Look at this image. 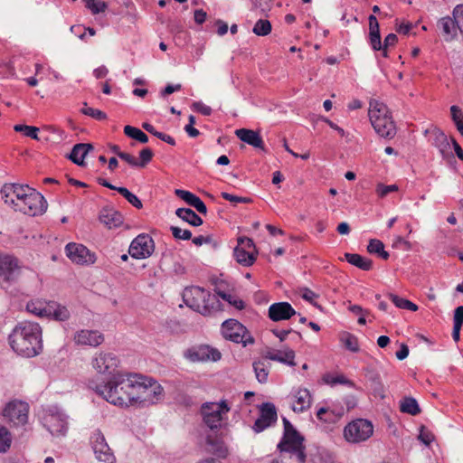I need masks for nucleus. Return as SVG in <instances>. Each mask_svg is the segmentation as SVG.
Returning <instances> with one entry per match:
<instances>
[{"label": "nucleus", "mask_w": 463, "mask_h": 463, "mask_svg": "<svg viewBox=\"0 0 463 463\" xmlns=\"http://www.w3.org/2000/svg\"><path fill=\"white\" fill-rule=\"evenodd\" d=\"M389 298L392 300V302L399 308L408 309L411 311L418 310V306L408 299L400 298L399 296L394 294H390Z\"/></svg>", "instance_id": "obj_44"}, {"label": "nucleus", "mask_w": 463, "mask_h": 463, "mask_svg": "<svg viewBox=\"0 0 463 463\" xmlns=\"http://www.w3.org/2000/svg\"><path fill=\"white\" fill-rule=\"evenodd\" d=\"M117 191L126 198V200L131 203L134 207L137 208V209H141L143 204L141 203V201L138 199V197L132 194L130 191H128L127 188L125 187H118L117 188Z\"/></svg>", "instance_id": "obj_47"}, {"label": "nucleus", "mask_w": 463, "mask_h": 463, "mask_svg": "<svg viewBox=\"0 0 463 463\" xmlns=\"http://www.w3.org/2000/svg\"><path fill=\"white\" fill-rule=\"evenodd\" d=\"M81 112L82 114L91 117L97 120H104L107 118V115L103 111L88 107L86 103L84 104V107L81 109Z\"/></svg>", "instance_id": "obj_50"}, {"label": "nucleus", "mask_w": 463, "mask_h": 463, "mask_svg": "<svg viewBox=\"0 0 463 463\" xmlns=\"http://www.w3.org/2000/svg\"><path fill=\"white\" fill-rule=\"evenodd\" d=\"M345 413V409L343 406H329V417L334 419V421L341 419Z\"/></svg>", "instance_id": "obj_59"}, {"label": "nucleus", "mask_w": 463, "mask_h": 463, "mask_svg": "<svg viewBox=\"0 0 463 463\" xmlns=\"http://www.w3.org/2000/svg\"><path fill=\"white\" fill-rule=\"evenodd\" d=\"M367 250L370 253L378 254L383 260H387L389 258V253L384 250L383 243L376 239H372L369 241Z\"/></svg>", "instance_id": "obj_42"}, {"label": "nucleus", "mask_w": 463, "mask_h": 463, "mask_svg": "<svg viewBox=\"0 0 463 463\" xmlns=\"http://www.w3.org/2000/svg\"><path fill=\"white\" fill-rule=\"evenodd\" d=\"M116 377V384L121 386L120 395L118 396L117 392L109 395V402L119 406L128 407L134 404L135 395L137 392V384L138 380L142 379V374L129 373L126 371L118 372L114 374Z\"/></svg>", "instance_id": "obj_6"}, {"label": "nucleus", "mask_w": 463, "mask_h": 463, "mask_svg": "<svg viewBox=\"0 0 463 463\" xmlns=\"http://www.w3.org/2000/svg\"><path fill=\"white\" fill-rule=\"evenodd\" d=\"M67 257L79 265L93 264L96 260L95 255L82 244L71 242L65 247Z\"/></svg>", "instance_id": "obj_16"}, {"label": "nucleus", "mask_w": 463, "mask_h": 463, "mask_svg": "<svg viewBox=\"0 0 463 463\" xmlns=\"http://www.w3.org/2000/svg\"><path fill=\"white\" fill-rule=\"evenodd\" d=\"M175 194L179 198L184 200L186 203H188L190 206H192L194 203V202L198 199V196L186 190L176 189L175 191Z\"/></svg>", "instance_id": "obj_52"}, {"label": "nucleus", "mask_w": 463, "mask_h": 463, "mask_svg": "<svg viewBox=\"0 0 463 463\" xmlns=\"http://www.w3.org/2000/svg\"><path fill=\"white\" fill-rule=\"evenodd\" d=\"M116 377L115 375L109 378L106 383H96L94 382H90L89 386L90 389L94 390L96 393L104 398L109 402V395L112 392H117L118 396H121L120 392L121 386L116 384Z\"/></svg>", "instance_id": "obj_22"}, {"label": "nucleus", "mask_w": 463, "mask_h": 463, "mask_svg": "<svg viewBox=\"0 0 463 463\" xmlns=\"http://www.w3.org/2000/svg\"><path fill=\"white\" fill-rule=\"evenodd\" d=\"M124 133L128 137H131L142 144H146L148 142V137L137 128L128 125L125 126Z\"/></svg>", "instance_id": "obj_41"}, {"label": "nucleus", "mask_w": 463, "mask_h": 463, "mask_svg": "<svg viewBox=\"0 0 463 463\" xmlns=\"http://www.w3.org/2000/svg\"><path fill=\"white\" fill-rule=\"evenodd\" d=\"M323 381L325 383L330 386H335L336 384H345L350 387H354V383L347 379L344 374L326 373L323 376Z\"/></svg>", "instance_id": "obj_38"}, {"label": "nucleus", "mask_w": 463, "mask_h": 463, "mask_svg": "<svg viewBox=\"0 0 463 463\" xmlns=\"http://www.w3.org/2000/svg\"><path fill=\"white\" fill-rule=\"evenodd\" d=\"M313 463H334L332 456L327 452H319L314 458Z\"/></svg>", "instance_id": "obj_63"}, {"label": "nucleus", "mask_w": 463, "mask_h": 463, "mask_svg": "<svg viewBox=\"0 0 463 463\" xmlns=\"http://www.w3.org/2000/svg\"><path fill=\"white\" fill-rule=\"evenodd\" d=\"M400 409L402 412L410 415H418L420 412L417 401L411 397H405L400 402Z\"/></svg>", "instance_id": "obj_37"}, {"label": "nucleus", "mask_w": 463, "mask_h": 463, "mask_svg": "<svg viewBox=\"0 0 463 463\" xmlns=\"http://www.w3.org/2000/svg\"><path fill=\"white\" fill-rule=\"evenodd\" d=\"M93 149L92 145L86 143H80L72 147L69 158L78 165H83L84 159L88 153Z\"/></svg>", "instance_id": "obj_29"}, {"label": "nucleus", "mask_w": 463, "mask_h": 463, "mask_svg": "<svg viewBox=\"0 0 463 463\" xmlns=\"http://www.w3.org/2000/svg\"><path fill=\"white\" fill-rule=\"evenodd\" d=\"M217 298H221L225 302H227L231 307H234L236 310H242L245 307L244 302L239 298L237 296L231 292L222 291L220 289L216 290Z\"/></svg>", "instance_id": "obj_36"}, {"label": "nucleus", "mask_w": 463, "mask_h": 463, "mask_svg": "<svg viewBox=\"0 0 463 463\" xmlns=\"http://www.w3.org/2000/svg\"><path fill=\"white\" fill-rule=\"evenodd\" d=\"M42 426L53 437L64 438L69 430V416L57 405H47L38 412Z\"/></svg>", "instance_id": "obj_5"}, {"label": "nucleus", "mask_w": 463, "mask_h": 463, "mask_svg": "<svg viewBox=\"0 0 463 463\" xmlns=\"http://www.w3.org/2000/svg\"><path fill=\"white\" fill-rule=\"evenodd\" d=\"M90 442L94 452L95 458L103 463H115L116 457L106 441L103 433L99 430H95L90 438Z\"/></svg>", "instance_id": "obj_13"}, {"label": "nucleus", "mask_w": 463, "mask_h": 463, "mask_svg": "<svg viewBox=\"0 0 463 463\" xmlns=\"http://www.w3.org/2000/svg\"><path fill=\"white\" fill-rule=\"evenodd\" d=\"M73 340L80 345L96 347L104 342V335L99 330L82 329L74 334Z\"/></svg>", "instance_id": "obj_20"}, {"label": "nucleus", "mask_w": 463, "mask_h": 463, "mask_svg": "<svg viewBox=\"0 0 463 463\" xmlns=\"http://www.w3.org/2000/svg\"><path fill=\"white\" fill-rule=\"evenodd\" d=\"M29 406L22 401H12L4 409V416L14 425H24L28 420Z\"/></svg>", "instance_id": "obj_15"}, {"label": "nucleus", "mask_w": 463, "mask_h": 463, "mask_svg": "<svg viewBox=\"0 0 463 463\" xmlns=\"http://www.w3.org/2000/svg\"><path fill=\"white\" fill-rule=\"evenodd\" d=\"M11 433L5 427H0V453L5 452L11 446Z\"/></svg>", "instance_id": "obj_49"}, {"label": "nucleus", "mask_w": 463, "mask_h": 463, "mask_svg": "<svg viewBox=\"0 0 463 463\" xmlns=\"http://www.w3.org/2000/svg\"><path fill=\"white\" fill-rule=\"evenodd\" d=\"M154 248L152 238L147 234H140L132 241L128 252L135 259H146L153 253Z\"/></svg>", "instance_id": "obj_17"}, {"label": "nucleus", "mask_w": 463, "mask_h": 463, "mask_svg": "<svg viewBox=\"0 0 463 463\" xmlns=\"http://www.w3.org/2000/svg\"><path fill=\"white\" fill-rule=\"evenodd\" d=\"M373 434V425L366 419H355L343 430V438L349 444H359L368 440Z\"/></svg>", "instance_id": "obj_10"}, {"label": "nucleus", "mask_w": 463, "mask_h": 463, "mask_svg": "<svg viewBox=\"0 0 463 463\" xmlns=\"http://www.w3.org/2000/svg\"><path fill=\"white\" fill-rule=\"evenodd\" d=\"M235 135L242 142L255 148L264 149V142L259 132L248 128H240L235 131Z\"/></svg>", "instance_id": "obj_27"}, {"label": "nucleus", "mask_w": 463, "mask_h": 463, "mask_svg": "<svg viewBox=\"0 0 463 463\" xmlns=\"http://www.w3.org/2000/svg\"><path fill=\"white\" fill-rule=\"evenodd\" d=\"M222 197L231 203H232L233 204H237V203H249L250 202V199L248 198V197H241V196H237V195H233V194H231L229 193H226V192H222L221 194Z\"/></svg>", "instance_id": "obj_57"}, {"label": "nucleus", "mask_w": 463, "mask_h": 463, "mask_svg": "<svg viewBox=\"0 0 463 463\" xmlns=\"http://www.w3.org/2000/svg\"><path fill=\"white\" fill-rule=\"evenodd\" d=\"M50 305V301H44L42 299H34L31 300L26 305V310L37 317H46L48 313V307Z\"/></svg>", "instance_id": "obj_32"}, {"label": "nucleus", "mask_w": 463, "mask_h": 463, "mask_svg": "<svg viewBox=\"0 0 463 463\" xmlns=\"http://www.w3.org/2000/svg\"><path fill=\"white\" fill-rule=\"evenodd\" d=\"M456 19L449 16L442 17L438 22V28L441 31L446 41H451L457 34Z\"/></svg>", "instance_id": "obj_28"}, {"label": "nucleus", "mask_w": 463, "mask_h": 463, "mask_svg": "<svg viewBox=\"0 0 463 463\" xmlns=\"http://www.w3.org/2000/svg\"><path fill=\"white\" fill-rule=\"evenodd\" d=\"M277 420L276 408L272 403L266 402L260 407V416L255 420L253 430L259 433L271 426Z\"/></svg>", "instance_id": "obj_19"}, {"label": "nucleus", "mask_w": 463, "mask_h": 463, "mask_svg": "<svg viewBox=\"0 0 463 463\" xmlns=\"http://www.w3.org/2000/svg\"><path fill=\"white\" fill-rule=\"evenodd\" d=\"M453 16L458 30L463 34V5H458L454 8Z\"/></svg>", "instance_id": "obj_55"}, {"label": "nucleus", "mask_w": 463, "mask_h": 463, "mask_svg": "<svg viewBox=\"0 0 463 463\" xmlns=\"http://www.w3.org/2000/svg\"><path fill=\"white\" fill-rule=\"evenodd\" d=\"M5 204L15 212L38 216L47 210V202L35 189L18 184H5L1 189Z\"/></svg>", "instance_id": "obj_1"}, {"label": "nucleus", "mask_w": 463, "mask_h": 463, "mask_svg": "<svg viewBox=\"0 0 463 463\" xmlns=\"http://www.w3.org/2000/svg\"><path fill=\"white\" fill-rule=\"evenodd\" d=\"M9 344L19 355L33 357L43 349L42 327L35 322H21L9 335Z\"/></svg>", "instance_id": "obj_2"}, {"label": "nucleus", "mask_w": 463, "mask_h": 463, "mask_svg": "<svg viewBox=\"0 0 463 463\" xmlns=\"http://www.w3.org/2000/svg\"><path fill=\"white\" fill-rule=\"evenodd\" d=\"M164 396L162 386L154 379L142 375L137 384L134 404H155Z\"/></svg>", "instance_id": "obj_9"}, {"label": "nucleus", "mask_w": 463, "mask_h": 463, "mask_svg": "<svg viewBox=\"0 0 463 463\" xmlns=\"http://www.w3.org/2000/svg\"><path fill=\"white\" fill-rule=\"evenodd\" d=\"M231 406L226 400L204 402L201 406V415L204 424L211 430L221 429L228 420Z\"/></svg>", "instance_id": "obj_8"}, {"label": "nucleus", "mask_w": 463, "mask_h": 463, "mask_svg": "<svg viewBox=\"0 0 463 463\" xmlns=\"http://www.w3.org/2000/svg\"><path fill=\"white\" fill-rule=\"evenodd\" d=\"M236 247H244L245 250L253 251L257 254L253 241L247 237L238 238V245Z\"/></svg>", "instance_id": "obj_58"}, {"label": "nucleus", "mask_w": 463, "mask_h": 463, "mask_svg": "<svg viewBox=\"0 0 463 463\" xmlns=\"http://www.w3.org/2000/svg\"><path fill=\"white\" fill-rule=\"evenodd\" d=\"M207 445L208 450L220 458H225L228 455V449L222 441L213 440L208 438Z\"/></svg>", "instance_id": "obj_40"}, {"label": "nucleus", "mask_w": 463, "mask_h": 463, "mask_svg": "<svg viewBox=\"0 0 463 463\" xmlns=\"http://www.w3.org/2000/svg\"><path fill=\"white\" fill-rule=\"evenodd\" d=\"M369 36H370V43L373 50L380 51L383 49V44L381 42L379 24L374 15L369 16Z\"/></svg>", "instance_id": "obj_30"}, {"label": "nucleus", "mask_w": 463, "mask_h": 463, "mask_svg": "<svg viewBox=\"0 0 463 463\" xmlns=\"http://www.w3.org/2000/svg\"><path fill=\"white\" fill-rule=\"evenodd\" d=\"M398 190V186L396 184L384 185L383 184H379L376 187V193L380 197H385L387 194L392 192H396Z\"/></svg>", "instance_id": "obj_56"}, {"label": "nucleus", "mask_w": 463, "mask_h": 463, "mask_svg": "<svg viewBox=\"0 0 463 463\" xmlns=\"http://www.w3.org/2000/svg\"><path fill=\"white\" fill-rule=\"evenodd\" d=\"M99 218L100 222L109 229H116L123 224V216L113 208H103Z\"/></svg>", "instance_id": "obj_26"}, {"label": "nucleus", "mask_w": 463, "mask_h": 463, "mask_svg": "<svg viewBox=\"0 0 463 463\" xmlns=\"http://www.w3.org/2000/svg\"><path fill=\"white\" fill-rule=\"evenodd\" d=\"M311 405V394L307 389H298L291 396V408L295 412L307 411Z\"/></svg>", "instance_id": "obj_24"}, {"label": "nucleus", "mask_w": 463, "mask_h": 463, "mask_svg": "<svg viewBox=\"0 0 463 463\" xmlns=\"http://www.w3.org/2000/svg\"><path fill=\"white\" fill-rule=\"evenodd\" d=\"M253 370L256 375V378L259 383H264L268 380L269 369L264 362L257 361L253 363Z\"/></svg>", "instance_id": "obj_43"}, {"label": "nucleus", "mask_w": 463, "mask_h": 463, "mask_svg": "<svg viewBox=\"0 0 463 463\" xmlns=\"http://www.w3.org/2000/svg\"><path fill=\"white\" fill-rule=\"evenodd\" d=\"M345 260L352 265L363 269L370 270L373 267L371 260L364 258L356 253H345Z\"/></svg>", "instance_id": "obj_34"}, {"label": "nucleus", "mask_w": 463, "mask_h": 463, "mask_svg": "<svg viewBox=\"0 0 463 463\" xmlns=\"http://www.w3.org/2000/svg\"><path fill=\"white\" fill-rule=\"evenodd\" d=\"M152 157H153V151L150 148L146 147V148L142 149L139 152L140 160L139 161L137 160V164H138L137 167L146 166L152 160Z\"/></svg>", "instance_id": "obj_53"}, {"label": "nucleus", "mask_w": 463, "mask_h": 463, "mask_svg": "<svg viewBox=\"0 0 463 463\" xmlns=\"http://www.w3.org/2000/svg\"><path fill=\"white\" fill-rule=\"evenodd\" d=\"M170 230L175 239L186 241L190 240L192 237V232L188 230H184L176 226H172Z\"/></svg>", "instance_id": "obj_54"}, {"label": "nucleus", "mask_w": 463, "mask_h": 463, "mask_svg": "<svg viewBox=\"0 0 463 463\" xmlns=\"http://www.w3.org/2000/svg\"><path fill=\"white\" fill-rule=\"evenodd\" d=\"M222 332L225 339L236 344H241L243 346L252 345L254 338L248 329L235 319H228L222 325Z\"/></svg>", "instance_id": "obj_11"}, {"label": "nucleus", "mask_w": 463, "mask_h": 463, "mask_svg": "<svg viewBox=\"0 0 463 463\" xmlns=\"http://www.w3.org/2000/svg\"><path fill=\"white\" fill-rule=\"evenodd\" d=\"M296 311L288 302H278L269 307V317L273 321H280L290 318Z\"/></svg>", "instance_id": "obj_23"}, {"label": "nucleus", "mask_w": 463, "mask_h": 463, "mask_svg": "<svg viewBox=\"0 0 463 463\" xmlns=\"http://www.w3.org/2000/svg\"><path fill=\"white\" fill-rule=\"evenodd\" d=\"M341 343L345 345L346 349L351 352L356 353L359 351V344L358 339L355 335L348 333L343 332L340 334L339 337Z\"/></svg>", "instance_id": "obj_39"}, {"label": "nucleus", "mask_w": 463, "mask_h": 463, "mask_svg": "<svg viewBox=\"0 0 463 463\" xmlns=\"http://www.w3.org/2000/svg\"><path fill=\"white\" fill-rule=\"evenodd\" d=\"M419 439L425 445H430L433 441L434 436L431 432H430L424 427H421L420 434H419Z\"/></svg>", "instance_id": "obj_61"}, {"label": "nucleus", "mask_w": 463, "mask_h": 463, "mask_svg": "<svg viewBox=\"0 0 463 463\" xmlns=\"http://www.w3.org/2000/svg\"><path fill=\"white\" fill-rule=\"evenodd\" d=\"M300 295L303 299L308 301L309 303H311L314 306H317L315 300L318 298V295L316 294L314 291H312L309 288H305L300 289Z\"/></svg>", "instance_id": "obj_60"}, {"label": "nucleus", "mask_w": 463, "mask_h": 463, "mask_svg": "<svg viewBox=\"0 0 463 463\" xmlns=\"http://www.w3.org/2000/svg\"><path fill=\"white\" fill-rule=\"evenodd\" d=\"M428 133L431 135V144L438 148L443 158L452 156L449 139L443 131L435 128L425 130V134Z\"/></svg>", "instance_id": "obj_21"}, {"label": "nucleus", "mask_w": 463, "mask_h": 463, "mask_svg": "<svg viewBox=\"0 0 463 463\" xmlns=\"http://www.w3.org/2000/svg\"><path fill=\"white\" fill-rule=\"evenodd\" d=\"M175 214L193 226H200L203 223L202 218L189 208H178Z\"/></svg>", "instance_id": "obj_35"}, {"label": "nucleus", "mask_w": 463, "mask_h": 463, "mask_svg": "<svg viewBox=\"0 0 463 463\" xmlns=\"http://www.w3.org/2000/svg\"><path fill=\"white\" fill-rule=\"evenodd\" d=\"M85 4V6L93 14H98L99 13L105 12L108 7V5L104 1L99 0H82Z\"/></svg>", "instance_id": "obj_45"}, {"label": "nucleus", "mask_w": 463, "mask_h": 463, "mask_svg": "<svg viewBox=\"0 0 463 463\" xmlns=\"http://www.w3.org/2000/svg\"><path fill=\"white\" fill-rule=\"evenodd\" d=\"M119 358L110 352H99L95 354L91 359L92 368L101 375H107L109 378L118 371Z\"/></svg>", "instance_id": "obj_12"}, {"label": "nucleus", "mask_w": 463, "mask_h": 463, "mask_svg": "<svg viewBox=\"0 0 463 463\" xmlns=\"http://www.w3.org/2000/svg\"><path fill=\"white\" fill-rule=\"evenodd\" d=\"M14 131L23 132L24 136L29 137L34 140H39L38 132L39 128L36 127L27 125H15L14 127Z\"/></svg>", "instance_id": "obj_48"}, {"label": "nucleus", "mask_w": 463, "mask_h": 463, "mask_svg": "<svg viewBox=\"0 0 463 463\" xmlns=\"http://www.w3.org/2000/svg\"><path fill=\"white\" fill-rule=\"evenodd\" d=\"M23 268L18 260L12 255L0 256V279L5 282L14 281L22 272Z\"/></svg>", "instance_id": "obj_18"}, {"label": "nucleus", "mask_w": 463, "mask_h": 463, "mask_svg": "<svg viewBox=\"0 0 463 463\" xmlns=\"http://www.w3.org/2000/svg\"><path fill=\"white\" fill-rule=\"evenodd\" d=\"M450 113L453 122L456 124L463 120V111L456 105L450 107Z\"/></svg>", "instance_id": "obj_64"}, {"label": "nucleus", "mask_w": 463, "mask_h": 463, "mask_svg": "<svg viewBox=\"0 0 463 463\" xmlns=\"http://www.w3.org/2000/svg\"><path fill=\"white\" fill-rule=\"evenodd\" d=\"M234 257L240 264L249 267L256 260V253L247 250L244 247H235L233 251Z\"/></svg>", "instance_id": "obj_33"}, {"label": "nucleus", "mask_w": 463, "mask_h": 463, "mask_svg": "<svg viewBox=\"0 0 463 463\" xmlns=\"http://www.w3.org/2000/svg\"><path fill=\"white\" fill-rule=\"evenodd\" d=\"M184 356L190 362H216L222 357L221 353L209 345H199L191 347L184 352Z\"/></svg>", "instance_id": "obj_14"}, {"label": "nucleus", "mask_w": 463, "mask_h": 463, "mask_svg": "<svg viewBox=\"0 0 463 463\" xmlns=\"http://www.w3.org/2000/svg\"><path fill=\"white\" fill-rule=\"evenodd\" d=\"M253 33L259 36L268 35L271 31V24L268 20L260 19L253 27Z\"/></svg>", "instance_id": "obj_46"}, {"label": "nucleus", "mask_w": 463, "mask_h": 463, "mask_svg": "<svg viewBox=\"0 0 463 463\" xmlns=\"http://www.w3.org/2000/svg\"><path fill=\"white\" fill-rule=\"evenodd\" d=\"M70 311L65 306L50 301L46 317H52L57 321H66L70 318Z\"/></svg>", "instance_id": "obj_31"}, {"label": "nucleus", "mask_w": 463, "mask_h": 463, "mask_svg": "<svg viewBox=\"0 0 463 463\" xmlns=\"http://www.w3.org/2000/svg\"><path fill=\"white\" fill-rule=\"evenodd\" d=\"M398 38L396 36V34L394 33H389L385 39H384V43L383 44V56H387V48L390 47V46H393L396 42H397Z\"/></svg>", "instance_id": "obj_62"}, {"label": "nucleus", "mask_w": 463, "mask_h": 463, "mask_svg": "<svg viewBox=\"0 0 463 463\" xmlns=\"http://www.w3.org/2000/svg\"><path fill=\"white\" fill-rule=\"evenodd\" d=\"M175 194L179 198L184 200L186 203H188L190 206H192L194 203V202L198 199V196L186 190L176 189L175 191Z\"/></svg>", "instance_id": "obj_51"}, {"label": "nucleus", "mask_w": 463, "mask_h": 463, "mask_svg": "<svg viewBox=\"0 0 463 463\" xmlns=\"http://www.w3.org/2000/svg\"><path fill=\"white\" fill-rule=\"evenodd\" d=\"M265 357L269 360L288 364L289 366H294L296 364L294 362L295 352L288 347H284L280 350H268L266 352Z\"/></svg>", "instance_id": "obj_25"}, {"label": "nucleus", "mask_w": 463, "mask_h": 463, "mask_svg": "<svg viewBox=\"0 0 463 463\" xmlns=\"http://www.w3.org/2000/svg\"><path fill=\"white\" fill-rule=\"evenodd\" d=\"M283 424L284 435L278 444L280 455L270 463H306L304 438L286 418H283Z\"/></svg>", "instance_id": "obj_3"}, {"label": "nucleus", "mask_w": 463, "mask_h": 463, "mask_svg": "<svg viewBox=\"0 0 463 463\" xmlns=\"http://www.w3.org/2000/svg\"><path fill=\"white\" fill-rule=\"evenodd\" d=\"M183 300L187 307L203 316L222 309L217 296L200 287L185 288L183 292Z\"/></svg>", "instance_id": "obj_4"}, {"label": "nucleus", "mask_w": 463, "mask_h": 463, "mask_svg": "<svg viewBox=\"0 0 463 463\" xmlns=\"http://www.w3.org/2000/svg\"><path fill=\"white\" fill-rule=\"evenodd\" d=\"M368 116L375 132L386 138H392L396 133L394 122L386 105L378 100H372Z\"/></svg>", "instance_id": "obj_7"}]
</instances>
